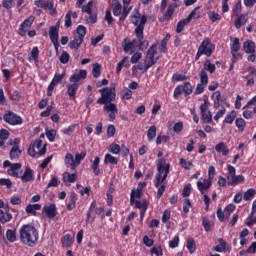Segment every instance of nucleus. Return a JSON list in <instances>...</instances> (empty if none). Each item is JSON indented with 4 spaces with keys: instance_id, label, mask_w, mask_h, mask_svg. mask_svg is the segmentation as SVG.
I'll use <instances>...</instances> for the list:
<instances>
[{
    "instance_id": "f257e3e1",
    "label": "nucleus",
    "mask_w": 256,
    "mask_h": 256,
    "mask_svg": "<svg viewBox=\"0 0 256 256\" xmlns=\"http://www.w3.org/2000/svg\"><path fill=\"white\" fill-rule=\"evenodd\" d=\"M19 239L23 245L35 247L39 242V231L31 224H24L19 229Z\"/></svg>"
},
{
    "instance_id": "f03ea898",
    "label": "nucleus",
    "mask_w": 256,
    "mask_h": 256,
    "mask_svg": "<svg viewBox=\"0 0 256 256\" xmlns=\"http://www.w3.org/2000/svg\"><path fill=\"white\" fill-rule=\"evenodd\" d=\"M169 164H165V158L158 160L157 169L158 174L156 175L155 187H159L161 183H165V179L169 175Z\"/></svg>"
},
{
    "instance_id": "7ed1b4c3",
    "label": "nucleus",
    "mask_w": 256,
    "mask_h": 256,
    "mask_svg": "<svg viewBox=\"0 0 256 256\" xmlns=\"http://www.w3.org/2000/svg\"><path fill=\"white\" fill-rule=\"evenodd\" d=\"M131 23L135 25V35L137 39H143V31L145 29V23H147V16H141L139 12L131 16Z\"/></svg>"
},
{
    "instance_id": "20e7f679",
    "label": "nucleus",
    "mask_w": 256,
    "mask_h": 256,
    "mask_svg": "<svg viewBox=\"0 0 256 256\" xmlns=\"http://www.w3.org/2000/svg\"><path fill=\"white\" fill-rule=\"evenodd\" d=\"M213 51H215V45L211 43V39L205 38L198 48V52L196 54V61H198L201 55H206V57H211V55H213Z\"/></svg>"
},
{
    "instance_id": "39448f33",
    "label": "nucleus",
    "mask_w": 256,
    "mask_h": 256,
    "mask_svg": "<svg viewBox=\"0 0 256 256\" xmlns=\"http://www.w3.org/2000/svg\"><path fill=\"white\" fill-rule=\"evenodd\" d=\"M101 97L97 100L98 105L103 103H113L115 100V87H106L100 89Z\"/></svg>"
},
{
    "instance_id": "423d86ee",
    "label": "nucleus",
    "mask_w": 256,
    "mask_h": 256,
    "mask_svg": "<svg viewBox=\"0 0 256 256\" xmlns=\"http://www.w3.org/2000/svg\"><path fill=\"white\" fill-rule=\"evenodd\" d=\"M155 55H157V45H152L146 54V58H145V71H147V69H150V67H153V65H155V63H157V59L155 58Z\"/></svg>"
},
{
    "instance_id": "0eeeda50",
    "label": "nucleus",
    "mask_w": 256,
    "mask_h": 256,
    "mask_svg": "<svg viewBox=\"0 0 256 256\" xmlns=\"http://www.w3.org/2000/svg\"><path fill=\"white\" fill-rule=\"evenodd\" d=\"M35 21V16H30L27 19H25L22 24L20 25V28L18 30L19 35L21 37H25L27 33L29 32V29H31V25H33Z\"/></svg>"
},
{
    "instance_id": "6e6552de",
    "label": "nucleus",
    "mask_w": 256,
    "mask_h": 256,
    "mask_svg": "<svg viewBox=\"0 0 256 256\" xmlns=\"http://www.w3.org/2000/svg\"><path fill=\"white\" fill-rule=\"evenodd\" d=\"M49 37L53 45L55 46V49H59V22L57 23V26L50 27Z\"/></svg>"
},
{
    "instance_id": "1a4fd4ad",
    "label": "nucleus",
    "mask_w": 256,
    "mask_h": 256,
    "mask_svg": "<svg viewBox=\"0 0 256 256\" xmlns=\"http://www.w3.org/2000/svg\"><path fill=\"white\" fill-rule=\"evenodd\" d=\"M3 119L6 123H9V125H21V123H23V119L13 112L4 114Z\"/></svg>"
},
{
    "instance_id": "9d476101",
    "label": "nucleus",
    "mask_w": 256,
    "mask_h": 256,
    "mask_svg": "<svg viewBox=\"0 0 256 256\" xmlns=\"http://www.w3.org/2000/svg\"><path fill=\"white\" fill-rule=\"evenodd\" d=\"M63 79H65V72H63L62 74H55L50 85L48 86V91H47V95L48 97H51L53 95V89H55V86L58 83H61V81H63Z\"/></svg>"
},
{
    "instance_id": "9b49d317",
    "label": "nucleus",
    "mask_w": 256,
    "mask_h": 256,
    "mask_svg": "<svg viewBox=\"0 0 256 256\" xmlns=\"http://www.w3.org/2000/svg\"><path fill=\"white\" fill-rule=\"evenodd\" d=\"M34 4L36 5V7H39L40 9H49L50 15H53L56 11L53 8V0H36L34 1Z\"/></svg>"
},
{
    "instance_id": "f8f14e48",
    "label": "nucleus",
    "mask_w": 256,
    "mask_h": 256,
    "mask_svg": "<svg viewBox=\"0 0 256 256\" xmlns=\"http://www.w3.org/2000/svg\"><path fill=\"white\" fill-rule=\"evenodd\" d=\"M22 183H31V181H35V174L33 170L29 167H26L23 175L20 177Z\"/></svg>"
},
{
    "instance_id": "ddd939ff",
    "label": "nucleus",
    "mask_w": 256,
    "mask_h": 256,
    "mask_svg": "<svg viewBox=\"0 0 256 256\" xmlns=\"http://www.w3.org/2000/svg\"><path fill=\"white\" fill-rule=\"evenodd\" d=\"M13 219L11 213H9V205H6L3 209H0V223H9Z\"/></svg>"
},
{
    "instance_id": "4468645a",
    "label": "nucleus",
    "mask_w": 256,
    "mask_h": 256,
    "mask_svg": "<svg viewBox=\"0 0 256 256\" xmlns=\"http://www.w3.org/2000/svg\"><path fill=\"white\" fill-rule=\"evenodd\" d=\"M136 47H139V40H137V39H133V40L125 39L124 40L123 49H124L125 53H128V51H132V49H136Z\"/></svg>"
},
{
    "instance_id": "2eb2a0df",
    "label": "nucleus",
    "mask_w": 256,
    "mask_h": 256,
    "mask_svg": "<svg viewBox=\"0 0 256 256\" xmlns=\"http://www.w3.org/2000/svg\"><path fill=\"white\" fill-rule=\"evenodd\" d=\"M43 213H45L48 219H53L54 217H57V206L55 204L44 206Z\"/></svg>"
},
{
    "instance_id": "dca6fc26",
    "label": "nucleus",
    "mask_w": 256,
    "mask_h": 256,
    "mask_svg": "<svg viewBox=\"0 0 256 256\" xmlns=\"http://www.w3.org/2000/svg\"><path fill=\"white\" fill-rule=\"evenodd\" d=\"M211 185H212V182L211 180H208V179H204L203 181L197 182L198 190L200 191V193H202V195H205V191H207L208 189H211Z\"/></svg>"
},
{
    "instance_id": "f3484780",
    "label": "nucleus",
    "mask_w": 256,
    "mask_h": 256,
    "mask_svg": "<svg viewBox=\"0 0 256 256\" xmlns=\"http://www.w3.org/2000/svg\"><path fill=\"white\" fill-rule=\"evenodd\" d=\"M14 143L15 145L10 150V159L12 160L19 159V157H21V149H19V145H17V143H19V139H15Z\"/></svg>"
},
{
    "instance_id": "a211bd4d",
    "label": "nucleus",
    "mask_w": 256,
    "mask_h": 256,
    "mask_svg": "<svg viewBox=\"0 0 256 256\" xmlns=\"http://www.w3.org/2000/svg\"><path fill=\"white\" fill-rule=\"evenodd\" d=\"M256 45L255 42L251 40H246L243 43V51L247 54H253L255 53Z\"/></svg>"
},
{
    "instance_id": "6ab92c4d",
    "label": "nucleus",
    "mask_w": 256,
    "mask_h": 256,
    "mask_svg": "<svg viewBox=\"0 0 256 256\" xmlns=\"http://www.w3.org/2000/svg\"><path fill=\"white\" fill-rule=\"evenodd\" d=\"M77 89H79L78 83H73V84L68 85L67 95L69 96V99L71 101H75V95H77Z\"/></svg>"
},
{
    "instance_id": "aec40b11",
    "label": "nucleus",
    "mask_w": 256,
    "mask_h": 256,
    "mask_svg": "<svg viewBox=\"0 0 256 256\" xmlns=\"http://www.w3.org/2000/svg\"><path fill=\"white\" fill-rule=\"evenodd\" d=\"M21 167V163H14L10 166V169L7 170L8 175H11L12 177H19V171H21Z\"/></svg>"
},
{
    "instance_id": "412c9836",
    "label": "nucleus",
    "mask_w": 256,
    "mask_h": 256,
    "mask_svg": "<svg viewBox=\"0 0 256 256\" xmlns=\"http://www.w3.org/2000/svg\"><path fill=\"white\" fill-rule=\"evenodd\" d=\"M81 79H87V71L86 70H80L79 73L74 74L70 77L71 83H79Z\"/></svg>"
},
{
    "instance_id": "4be33fe9",
    "label": "nucleus",
    "mask_w": 256,
    "mask_h": 256,
    "mask_svg": "<svg viewBox=\"0 0 256 256\" xmlns=\"http://www.w3.org/2000/svg\"><path fill=\"white\" fill-rule=\"evenodd\" d=\"M64 163L66 167H70L72 169H77V164L75 162V158L73 157V154L67 153L64 158Z\"/></svg>"
},
{
    "instance_id": "5701e85b",
    "label": "nucleus",
    "mask_w": 256,
    "mask_h": 256,
    "mask_svg": "<svg viewBox=\"0 0 256 256\" xmlns=\"http://www.w3.org/2000/svg\"><path fill=\"white\" fill-rule=\"evenodd\" d=\"M131 3V0H123V12L122 16L120 17V21H125L127 18V15L131 12V7H129V4Z\"/></svg>"
},
{
    "instance_id": "b1692460",
    "label": "nucleus",
    "mask_w": 256,
    "mask_h": 256,
    "mask_svg": "<svg viewBox=\"0 0 256 256\" xmlns=\"http://www.w3.org/2000/svg\"><path fill=\"white\" fill-rule=\"evenodd\" d=\"M215 151L217 153H221L224 157H227L229 155V148L225 144V142H220L215 146Z\"/></svg>"
},
{
    "instance_id": "393cba45",
    "label": "nucleus",
    "mask_w": 256,
    "mask_h": 256,
    "mask_svg": "<svg viewBox=\"0 0 256 256\" xmlns=\"http://www.w3.org/2000/svg\"><path fill=\"white\" fill-rule=\"evenodd\" d=\"M235 173H236L235 167H233L232 165H228V175H227L228 185H233L235 178L237 177Z\"/></svg>"
},
{
    "instance_id": "a878e982",
    "label": "nucleus",
    "mask_w": 256,
    "mask_h": 256,
    "mask_svg": "<svg viewBox=\"0 0 256 256\" xmlns=\"http://www.w3.org/2000/svg\"><path fill=\"white\" fill-rule=\"evenodd\" d=\"M230 49L231 53H239L241 50V42H239V38H231Z\"/></svg>"
},
{
    "instance_id": "bb28decb",
    "label": "nucleus",
    "mask_w": 256,
    "mask_h": 256,
    "mask_svg": "<svg viewBox=\"0 0 256 256\" xmlns=\"http://www.w3.org/2000/svg\"><path fill=\"white\" fill-rule=\"evenodd\" d=\"M33 146L37 149L38 155L41 156L47 153V145L43 146V140L41 139L37 140Z\"/></svg>"
},
{
    "instance_id": "cd10ccee",
    "label": "nucleus",
    "mask_w": 256,
    "mask_h": 256,
    "mask_svg": "<svg viewBox=\"0 0 256 256\" xmlns=\"http://www.w3.org/2000/svg\"><path fill=\"white\" fill-rule=\"evenodd\" d=\"M112 11L115 17H119V15H121V11H123V6L121 5L120 2H118V0H113Z\"/></svg>"
},
{
    "instance_id": "c85d7f7f",
    "label": "nucleus",
    "mask_w": 256,
    "mask_h": 256,
    "mask_svg": "<svg viewBox=\"0 0 256 256\" xmlns=\"http://www.w3.org/2000/svg\"><path fill=\"white\" fill-rule=\"evenodd\" d=\"M123 67L129 68L131 67V65L129 64V57L125 56L117 65L116 67V73L117 75H119V73H121V69H123Z\"/></svg>"
},
{
    "instance_id": "c756f323",
    "label": "nucleus",
    "mask_w": 256,
    "mask_h": 256,
    "mask_svg": "<svg viewBox=\"0 0 256 256\" xmlns=\"http://www.w3.org/2000/svg\"><path fill=\"white\" fill-rule=\"evenodd\" d=\"M141 193H143L141 188H137L136 190L133 189L131 191V194H130V203H131V205H133V203H135V199H141Z\"/></svg>"
},
{
    "instance_id": "7c9ffc66",
    "label": "nucleus",
    "mask_w": 256,
    "mask_h": 256,
    "mask_svg": "<svg viewBox=\"0 0 256 256\" xmlns=\"http://www.w3.org/2000/svg\"><path fill=\"white\" fill-rule=\"evenodd\" d=\"M102 105H104V111H107V113L119 112V109H117V105L115 103L106 102Z\"/></svg>"
},
{
    "instance_id": "2f4dec72",
    "label": "nucleus",
    "mask_w": 256,
    "mask_h": 256,
    "mask_svg": "<svg viewBox=\"0 0 256 256\" xmlns=\"http://www.w3.org/2000/svg\"><path fill=\"white\" fill-rule=\"evenodd\" d=\"M6 239H7L10 243H15V241H17V231L8 229V230L6 231Z\"/></svg>"
},
{
    "instance_id": "473e14b6",
    "label": "nucleus",
    "mask_w": 256,
    "mask_h": 256,
    "mask_svg": "<svg viewBox=\"0 0 256 256\" xmlns=\"http://www.w3.org/2000/svg\"><path fill=\"white\" fill-rule=\"evenodd\" d=\"M63 180L67 181L68 183H75L77 181V174L76 173H69V172H65L63 174Z\"/></svg>"
},
{
    "instance_id": "72a5a7b5",
    "label": "nucleus",
    "mask_w": 256,
    "mask_h": 256,
    "mask_svg": "<svg viewBox=\"0 0 256 256\" xmlns=\"http://www.w3.org/2000/svg\"><path fill=\"white\" fill-rule=\"evenodd\" d=\"M245 23H247V16L241 15L235 20L234 25H235L236 29H241V27H243V25H245Z\"/></svg>"
},
{
    "instance_id": "f704fd0d",
    "label": "nucleus",
    "mask_w": 256,
    "mask_h": 256,
    "mask_svg": "<svg viewBox=\"0 0 256 256\" xmlns=\"http://www.w3.org/2000/svg\"><path fill=\"white\" fill-rule=\"evenodd\" d=\"M100 162H101V159L96 156L92 163V170H93L94 175H99V173H101V168H99Z\"/></svg>"
},
{
    "instance_id": "c9c22d12",
    "label": "nucleus",
    "mask_w": 256,
    "mask_h": 256,
    "mask_svg": "<svg viewBox=\"0 0 256 256\" xmlns=\"http://www.w3.org/2000/svg\"><path fill=\"white\" fill-rule=\"evenodd\" d=\"M83 43V40L77 36L70 42V49H79Z\"/></svg>"
},
{
    "instance_id": "e433bc0d",
    "label": "nucleus",
    "mask_w": 256,
    "mask_h": 256,
    "mask_svg": "<svg viewBox=\"0 0 256 256\" xmlns=\"http://www.w3.org/2000/svg\"><path fill=\"white\" fill-rule=\"evenodd\" d=\"M200 7H196L186 18L190 23L191 19H199L201 17V11H199Z\"/></svg>"
},
{
    "instance_id": "4c0bfd02",
    "label": "nucleus",
    "mask_w": 256,
    "mask_h": 256,
    "mask_svg": "<svg viewBox=\"0 0 256 256\" xmlns=\"http://www.w3.org/2000/svg\"><path fill=\"white\" fill-rule=\"evenodd\" d=\"M77 36L79 39H85V35H87V28L83 25H79L76 30Z\"/></svg>"
},
{
    "instance_id": "58836bf2",
    "label": "nucleus",
    "mask_w": 256,
    "mask_h": 256,
    "mask_svg": "<svg viewBox=\"0 0 256 256\" xmlns=\"http://www.w3.org/2000/svg\"><path fill=\"white\" fill-rule=\"evenodd\" d=\"M148 141H152L157 137V127L151 126L147 131Z\"/></svg>"
},
{
    "instance_id": "ea45409f",
    "label": "nucleus",
    "mask_w": 256,
    "mask_h": 256,
    "mask_svg": "<svg viewBox=\"0 0 256 256\" xmlns=\"http://www.w3.org/2000/svg\"><path fill=\"white\" fill-rule=\"evenodd\" d=\"M189 20L187 18L179 21L176 26V33H181L185 29V25H189Z\"/></svg>"
},
{
    "instance_id": "a19ab883",
    "label": "nucleus",
    "mask_w": 256,
    "mask_h": 256,
    "mask_svg": "<svg viewBox=\"0 0 256 256\" xmlns=\"http://www.w3.org/2000/svg\"><path fill=\"white\" fill-rule=\"evenodd\" d=\"M255 195H256L255 189L250 188V189H248V190L244 193L243 199H244V201H250V199H253V197H255Z\"/></svg>"
},
{
    "instance_id": "79ce46f5",
    "label": "nucleus",
    "mask_w": 256,
    "mask_h": 256,
    "mask_svg": "<svg viewBox=\"0 0 256 256\" xmlns=\"http://www.w3.org/2000/svg\"><path fill=\"white\" fill-rule=\"evenodd\" d=\"M83 13L91 15L93 13V1H89L86 5L81 7Z\"/></svg>"
},
{
    "instance_id": "37998d69",
    "label": "nucleus",
    "mask_w": 256,
    "mask_h": 256,
    "mask_svg": "<svg viewBox=\"0 0 256 256\" xmlns=\"http://www.w3.org/2000/svg\"><path fill=\"white\" fill-rule=\"evenodd\" d=\"M219 243H220V245H217V246L214 247V251H217V253H223V251L227 247V242H224L223 238H220Z\"/></svg>"
},
{
    "instance_id": "c03bdc74",
    "label": "nucleus",
    "mask_w": 256,
    "mask_h": 256,
    "mask_svg": "<svg viewBox=\"0 0 256 256\" xmlns=\"http://www.w3.org/2000/svg\"><path fill=\"white\" fill-rule=\"evenodd\" d=\"M138 39V47L140 51H145V49H147V47H149V41L147 40H143V32H142V39L137 38Z\"/></svg>"
},
{
    "instance_id": "a18cd8bd",
    "label": "nucleus",
    "mask_w": 256,
    "mask_h": 256,
    "mask_svg": "<svg viewBox=\"0 0 256 256\" xmlns=\"http://www.w3.org/2000/svg\"><path fill=\"white\" fill-rule=\"evenodd\" d=\"M187 249H188L189 253H195L197 247L195 246V240L193 238H188Z\"/></svg>"
},
{
    "instance_id": "49530a36",
    "label": "nucleus",
    "mask_w": 256,
    "mask_h": 256,
    "mask_svg": "<svg viewBox=\"0 0 256 256\" xmlns=\"http://www.w3.org/2000/svg\"><path fill=\"white\" fill-rule=\"evenodd\" d=\"M208 17L212 23H215L216 21H221V16L215 11L208 12Z\"/></svg>"
},
{
    "instance_id": "de8ad7c7",
    "label": "nucleus",
    "mask_w": 256,
    "mask_h": 256,
    "mask_svg": "<svg viewBox=\"0 0 256 256\" xmlns=\"http://www.w3.org/2000/svg\"><path fill=\"white\" fill-rule=\"evenodd\" d=\"M236 127H238L239 131H245V127L247 126V123L243 118H238L235 121Z\"/></svg>"
},
{
    "instance_id": "09e8293b",
    "label": "nucleus",
    "mask_w": 256,
    "mask_h": 256,
    "mask_svg": "<svg viewBox=\"0 0 256 256\" xmlns=\"http://www.w3.org/2000/svg\"><path fill=\"white\" fill-rule=\"evenodd\" d=\"M235 117H237V112H235V110H232L229 114L226 115L224 121L225 123H233V121H235Z\"/></svg>"
},
{
    "instance_id": "8fccbe9b",
    "label": "nucleus",
    "mask_w": 256,
    "mask_h": 256,
    "mask_svg": "<svg viewBox=\"0 0 256 256\" xmlns=\"http://www.w3.org/2000/svg\"><path fill=\"white\" fill-rule=\"evenodd\" d=\"M104 163H110L111 165H117L118 160L115 158V156H113L111 154H106Z\"/></svg>"
},
{
    "instance_id": "3c124183",
    "label": "nucleus",
    "mask_w": 256,
    "mask_h": 256,
    "mask_svg": "<svg viewBox=\"0 0 256 256\" xmlns=\"http://www.w3.org/2000/svg\"><path fill=\"white\" fill-rule=\"evenodd\" d=\"M200 83H202V85H207L209 83V76H207L205 70L200 71Z\"/></svg>"
},
{
    "instance_id": "603ef678",
    "label": "nucleus",
    "mask_w": 256,
    "mask_h": 256,
    "mask_svg": "<svg viewBox=\"0 0 256 256\" xmlns=\"http://www.w3.org/2000/svg\"><path fill=\"white\" fill-rule=\"evenodd\" d=\"M92 75L95 79H97L101 75V65H99V64L93 65Z\"/></svg>"
},
{
    "instance_id": "864d4df0",
    "label": "nucleus",
    "mask_w": 256,
    "mask_h": 256,
    "mask_svg": "<svg viewBox=\"0 0 256 256\" xmlns=\"http://www.w3.org/2000/svg\"><path fill=\"white\" fill-rule=\"evenodd\" d=\"M87 154L85 152H81L75 155V160L74 162L76 163V167H79V165H81V161H83L85 159V156Z\"/></svg>"
},
{
    "instance_id": "5fc2aeb1",
    "label": "nucleus",
    "mask_w": 256,
    "mask_h": 256,
    "mask_svg": "<svg viewBox=\"0 0 256 256\" xmlns=\"http://www.w3.org/2000/svg\"><path fill=\"white\" fill-rule=\"evenodd\" d=\"M69 54L67 53V51H63L62 54L59 57V61L60 63H62L63 65H67V63H69Z\"/></svg>"
},
{
    "instance_id": "6e6d98bb",
    "label": "nucleus",
    "mask_w": 256,
    "mask_h": 256,
    "mask_svg": "<svg viewBox=\"0 0 256 256\" xmlns=\"http://www.w3.org/2000/svg\"><path fill=\"white\" fill-rule=\"evenodd\" d=\"M77 201V198L75 197V195H71L69 202L67 204V209L68 211H73V209H75V203Z\"/></svg>"
},
{
    "instance_id": "4d7b16f0",
    "label": "nucleus",
    "mask_w": 256,
    "mask_h": 256,
    "mask_svg": "<svg viewBox=\"0 0 256 256\" xmlns=\"http://www.w3.org/2000/svg\"><path fill=\"white\" fill-rule=\"evenodd\" d=\"M204 69H205V71H208L209 73H214L216 67H215V64H211V61L207 60L204 63Z\"/></svg>"
},
{
    "instance_id": "13d9d810",
    "label": "nucleus",
    "mask_w": 256,
    "mask_h": 256,
    "mask_svg": "<svg viewBox=\"0 0 256 256\" xmlns=\"http://www.w3.org/2000/svg\"><path fill=\"white\" fill-rule=\"evenodd\" d=\"M133 205H135L136 209H144V211L147 210L148 207L146 201L141 202L139 200H134Z\"/></svg>"
},
{
    "instance_id": "bf43d9fd",
    "label": "nucleus",
    "mask_w": 256,
    "mask_h": 256,
    "mask_svg": "<svg viewBox=\"0 0 256 256\" xmlns=\"http://www.w3.org/2000/svg\"><path fill=\"white\" fill-rule=\"evenodd\" d=\"M109 151L110 153H113V155H119L121 152V146H119V144H111Z\"/></svg>"
},
{
    "instance_id": "052dcab7",
    "label": "nucleus",
    "mask_w": 256,
    "mask_h": 256,
    "mask_svg": "<svg viewBox=\"0 0 256 256\" xmlns=\"http://www.w3.org/2000/svg\"><path fill=\"white\" fill-rule=\"evenodd\" d=\"M182 89L186 95H191V93H193V85H191L189 82H186Z\"/></svg>"
},
{
    "instance_id": "680f3d73",
    "label": "nucleus",
    "mask_w": 256,
    "mask_h": 256,
    "mask_svg": "<svg viewBox=\"0 0 256 256\" xmlns=\"http://www.w3.org/2000/svg\"><path fill=\"white\" fill-rule=\"evenodd\" d=\"M226 109L224 106H222L219 111L216 112L215 116H214V121H219V119H221V117H223V115H225L226 113Z\"/></svg>"
},
{
    "instance_id": "e2e57ef3",
    "label": "nucleus",
    "mask_w": 256,
    "mask_h": 256,
    "mask_svg": "<svg viewBox=\"0 0 256 256\" xmlns=\"http://www.w3.org/2000/svg\"><path fill=\"white\" fill-rule=\"evenodd\" d=\"M235 208V204H229L228 206H226V208L224 209L225 216L231 217V214L233 213V211H235Z\"/></svg>"
},
{
    "instance_id": "0e129e2a",
    "label": "nucleus",
    "mask_w": 256,
    "mask_h": 256,
    "mask_svg": "<svg viewBox=\"0 0 256 256\" xmlns=\"http://www.w3.org/2000/svg\"><path fill=\"white\" fill-rule=\"evenodd\" d=\"M55 135H57V132L55 130H47L46 131V137L51 143H53V141H55Z\"/></svg>"
},
{
    "instance_id": "69168bd1",
    "label": "nucleus",
    "mask_w": 256,
    "mask_h": 256,
    "mask_svg": "<svg viewBox=\"0 0 256 256\" xmlns=\"http://www.w3.org/2000/svg\"><path fill=\"white\" fill-rule=\"evenodd\" d=\"M131 97H133V91H131L127 88L122 90V99L129 100V99H131Z\"/></svg>"
},
{
    "instance_id": "338daca9",
    "label": "nucleus",
    "mask_w": 256,
    "mask_h": 256,
    "mask_svg": "<svg viewBox=\"0 0 256 256\" xmlns=\"http://www.w3.org/2000/svg\"><path fill=\"white\" fill-rule=\"evenodd\" d=\"M180 165L183 167V169H191V167H193V163L183 158L180 159Z\"/></svg>"
},
{
    "instance_id": "774afa93",
    "label": "nucleus",
    "mask_w": 256,
    "mask_h": 256,
    "mask_svg": "<svg viewBox=\"0 0 256 256\" xmlns=\"http://www.w3.org/2000/svg\"><path fill=\"white\" fill-rule=\"evenodd\" d=\"M174 133H181L183 131V122H177L173 126Z\"/></svg>"
}]
</instances>
